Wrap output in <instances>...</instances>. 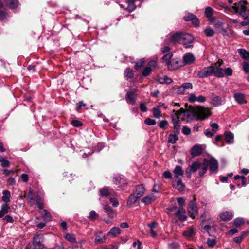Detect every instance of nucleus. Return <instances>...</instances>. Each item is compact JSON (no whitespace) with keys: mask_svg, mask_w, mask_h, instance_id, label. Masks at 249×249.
I'll list each match as a JSON object with an SVG mask.
<instances>
[{"mask_svg":"<svg viewBox=\"0 0 249 249\" xmlns=\"http://www.w3.org/2000/svg\"><path fill=\"white\" fill-rule=\"evenodd\" d=\"M177 111H179V116L181 117L182 120L187 121L204 120L211 115L209 108L200 106L196 108L190 106L185 110L181 108Z\"/></svg>","mask_w":249,"mask_h":249,"instance_id":"f257e3e1","label":"nucleus"},{"mask_svg":"<svg viewBox=\"0 0 249 249\" xmlns=\"http://www.w3.org/2000/svg\"><path fill=\"white\" fill-rule=\"evenodd\" d=\"M28 203L31 205H33L34 202L36 201L39 209L43 208V197L39 195H34L33 190L30 189L28 193Z\"/></svg>","mask_w":249,"mask_h":249,"instance_id":"f03ea898","label":"nucleus"},{"mask_svg":"<svg viewBox=\"0 0 249 249\" xmlns=\"http://www.w3.org/2000/svg\"><path fill=\"white\" fill-rule=\"evenodd\" d=\"M247 2L245 0H241L238 3H235L236 13L239 14L242 17H246L247 15H249V10L247 9Z\"/></svg>","mask_w":249,"mask_h":249,"instance_id":"7ed1b4c3","label":"nucleus"},{"mask_svg":"<svg viewBox=\"0 0 249 249\" xmlns=\"http://www.w3.org/2000/svg\"><path fill=\"white\" fill-rule=\"evenodd\" d=\"M187 211L189 216L192 218L195 219L196 216L198 213V209L196 204V198H193V199L190 201L188 205Z\"/></svg>","mask_w":249,"mask_h":249,"instance_id":"20e7f679","label":"nucleus"},{"mask_svg":"<svg viewBox=\"0 0 249 249\" xmlns=\"http://www.w3.org/2000/svg\"><path fill=\"white\" fill-rule=\"evenodd\" d=\"M44 236L42 234H37L33 238V249H43L44 248L43 244Z\"/></svg>","mask_w":249,"mask_h":249,"instance_id":"39448f33","label":"nucleus"},{"mask_svg":"<svg viewBox=\"0 0 249 249\" xmlns=\"http://www.w3.org/2000/svg\"><path fill=\"white\" fill-rule=\"evenodd\" d=\"M193 37L189 34L182 33L181 38L179 40V44L187 45L188 44H191L193 42ZM192 46L190 44L187 45L186 46V48H190Z\"/></svg>","mask_w":249,"mask_h":249,"instance_id":"423d86ee","label":"nucleus"},{"mask_svg":"<svg viewBox=\"0 0 249 249\" xmlns=\"http://www.w3.org/2000/svg\"><path fill=\"white\" fill-rule=\"evenodd\" d=\"M182 33L176 32L172 33L167 36L168 40H166V43H171L176 44V43H179V40L182 36Z\"/></svg>","mask_w":249,"mask_h":249,"instance_id":"0eeeda50","label":"nucleus"},{"mask_svg":"<svg viewBox=\"0 0 249 249\" xmlns=\"http://www.w3.org/2000/svg\"><path fill=\"white\" fill-rule=\"evenodd\" d=\"M175 114L172 115V120L174 124V128L175 131L178 133L180 128V123L179 120V111L173 110Z\"/></svg>","mask_w":249,"mask_h":249,"instance_id":"6e6552de","label":"nucleus"},{"mask_svg":"<svg viewBox=\"0 0 249 249\" xmlns=\"http://www.w3.org/2000/svg\"><path fill=\"white\" fill-rule=\"evenodd\" d=\"M213 66L204 67L197 74L199 78H203L210 76L213 74Z\"/></svg>","mask_w":249,"mask_h":249,"instance_id":"1a4fd4ad","label":"nucleus"},{"mask_svg":"<svg viewBox=\"0 0 249 249\" xmlns=\"http://www.w3.org/2000/svg\"><path fill=\"white\" fill-rule=\"evenodd\" d=\"M199 167V162L198 161H195L189 166L186 169L185 173L188 178H190L191 175L193 173H195L198 169Z\"/></svg>","mask_w":249,"mask_h":249,"instance_id":"9d476101","label":"nucleus"},{"mask_svg":"<svg viewBox=\"0 0 249 249\" xmlns=\"http://www.w3.org/2000/svg\"><path fill=\"white\" fill-rule=\"evenodd\" d=\"M208 164L210 166V172L211 173H216L218 167L217 160L215 158L212 157L208 160Z\"/></svg>","mask_w":249,"mask_h":249,"instance_id":"9b49d317","label":"nucleus"},{"mask_svg":"<svg viewBox=\"0 0 249 249\" xmlns=\"http://www.w3.org/2000/svg\"><path fill=\"white\" fill-rule=\"evenodd\" d=\"M137 98V94L134 91H128L125 95L126 101L127 103L134 105Z\"/></svg>","mask_w":249,"mask_h":249,"instance_id":"f8f14e48","label":"nucleus"},{"mask_svg":"<svg viewBox=\"0 0 249 249\" xmlns=\"http://www.w3.org/2000/svg\"><path fill=\"white\" fill-rule=\"evenodd\" d=\"M208 160L207 159H204L202 163H199V175L200 177L203 176L206 172L208 169Z\"/></svg>","mask_w":249,"mask_h":249,"instance_id":"ddd939ff","label":"nucleus"},{"mask_svg":"<svg viewBox=\"0 0 249 249\" xmlns=\"http://www.w3.org/2000/svg\"><path fill=\"white\" fill-rule=\"evenodd\" d=\"M180 62L176 59H172L171 61L169 63L167 68L169 71H172L178 69L181 66L180 64Z\"/></svg>","mask_w":249,"mask_h":249,"instance_id":"4468645a","label":"nucleus"},{"mask_svg":"<svg viewBox=\"0 0 249 249\" xmlns=\"http://www.w3.org/2000/svg\"><path fill=\"white\" fill-rule=\"evenodd\" d=\"M233 97L239 104L242 105L247 103L245 95L241 92L235 93L233 95Z\"/></svg>","mask_w":249,"mask_h":249,"instance_id":"2eb2a0df","label":"nucleus"},{"mask_svg":"<svg viewBox=\"0 0 249 249\" xmlns=\"http://www.w3.org/2000/svg\"><path fill=\"white\" fill-rule=\"evenodd\" d=\"M223 102L224 100L219 96H214L211 98L210 103L215 107L222 105Z\"/></svg>","mask_w":249,"mask_h":249,"instance_id":"dca6fc26","label":"nucleus"},{"mask_svg":"<svg viewBox=\"0 0 249 249\" xmlns=\"http://www.w3.org/2000/svg\"><path fill=\"white\" fill-rule=\"evenodd\" d=\"M173 173L175 178L178 179V178H181V177L183 176L184 172L180 166L177 165L173 171Z\"/></svg>","mask_w":249,"mask_h":249,"instance_id":"f3484780","label":"nucleus"},{"mask_svg":"<svg viewBox=\"0 0 249 249\" xmlns=\"http://www.w3.org/2000/svg\"><path fill=\"white\" fill-rule=\"evenodd\" d=\"M145 191V189L142 184L137 185L133 193L139 198L143 195Z\"/></svg>","mask_w":249,"mask_h":249,"instance_id":"a211bd4d","label":"nucleus"},{"mask_svg":"<svg viewBox=\"0 0 249 249\" xmlns=\"http://www.w3.org/2000/svg\"><path fill=\"white\" fill-rule=\"evenodd\" d=\"M213 67V74L217 77H222L224 76V70L215 65Z\"/></svg>","mask_w":249,"mask_h":249,"instance_id":"6ab92c4d","label":"nucleus"},{"mask_svg":"<svg viewBox=\"0 0 249 249\" xmlns=\"http://www.w3.org/2000/svg\"><path fill=\"white\" fill-rule=\"evenodd\" d=\"M195 60V57L191 53H188L184 55L183 57V62L185 64L192 63Z\"/></svg>","mask_w":249,"mask_h":249,"instance_id":"aec40b11","label":"nucleus"},{"mask_svg":"<svg viewBox=\"0 0 249 249\" xmlns=\"http://www.w3.org/2000/svg\"><path fill=\"white\" fill-rule=\"evenodd\" d=\"M202 153V149L199 145H195L191 149V155L193 157L200 155Z\"/></svg>","mask_w":249,"mask_h":249,"instance_id":"412c9836","label":"nucleus"},{"mask_svg":"<svg viewBox=\"0 0 249 249\" xmlns=\"http://www.w3.org/2000/svg\"><path fill=\"white\" fill-rule=\"evenodd\" d=\"M184 19L186 21H192V22L196 26L198 24L197 18L193 14H188L187 16L184 17Z\"/></svg>","mask_w":249,"mask_h":249,"instance_id":"4be33fe9","label":"nucleus"},{"mask_svg":"<svg viewBox=\"0 0 249 249\" xmlns=\"http://www.w3.org/2000/svg\"><path fill=\"white\" fill-rule=\"evenodd\" d=\"M173 186L175 189L181 191H183L185 188V185L182 183L181 178H178V179H175Z\"/></svg>","mask_w":249,"mask_h":249,"instance_id":"5701e85b","label":"nucleus"},{"mask_svg":"<svg viewBox=\"0 0 249 249\" xmlns=\"http://www.w3.org/2000/svg\"><path fill=\"white\" fill-rule=\"evenodd\" d=\"M225 142L228 144H231L234 142V135L231 132H225L224 133Z\"/></svg>","mask_w":249,"mask_h":249,"instance_id":"b1692460","label":"nucleus"},{"mask_svg":"<svg viewBox=\"0 0 249 249\" xmlns=\"http://www.w3.org/2000/svg\"><path fill=\"white\" fill-rule=\"evenodd\" d=\"M220 218L223 221H229L232 218L233 215L231 212H225L220 215Z\"/></svg>","mask_w":249,"mask_h":249,"instance_id":"393cba45","label":"nucleus"},{"mask_svg":"<svg viewBox=\"0 0 249 249\" xmlns=\"http://www.w3.org/2000/svg\"><path fill=\"white\" fill-rule=\"evenodd\" d=\"M157 225V223L154 221L150 223H148L147 224V226L150 229V232L151 233L152 236L153 237H156L157 235V233L154 231V229L156 227Z\"/></svg>","mask_w":249,"mask_h":249,"instance_id":"a878e982","label":"nucleus"},{"mask_svg":"<svg viewBox=\"0 0 249 249\" xmlns=\"http://www.w3.org/2000/svg\"><path fill=\"white\" fill-rule=\"evenodd\" d=\"M121 230L118 227H114L108 232L107 236H116L120 234Z\"/></svg>","mask_w":249,"mask_h":249,"instance_id":"bb28decb","label":"nucleus"},{"mask_svg":"<svg viewBox=\"0 0 249 249\" xmlns=\"http://www.w3.org/2000/svg\"><path fill=\"white\" fill-rule=\"evenodd\" d=\"M157 81L160 84H170L173 82V80L171 78L164 75L162 77H159L157 79Z\"/></svg>","mask_w":249,"mask_h":249,"instance_id":"cd10ccee","label":"nucleus"},{"mask_svg":"<svg viewBox=\"0 0 249 249\" xmlns=\"http://www.w3.org/2000/svg\"><path fill=\"white\" fill-rule=\"evenodd\" d=\"M139 198L137 197V196H136L133 193L132 194L129 196L127 204L128 206H130L133 204L135 203L137 199H138Z\"/></svg>","mask_w":249,"mask_h":249,"instance_id":"c85d7f7f","label":"nucleus"},{"mask_svg":"<svg viewBox=\"0 0 249 249\" xmlns=\"http://www.w3.org/2000/svg\"><path fill=\"white\" fill-rule=\"evenodd\" d=\"M173 53H169L164 55L162 58L163 62L165 63L166 65L167 66L169 63L171 61Z\"/></svg>","mask_w":249,"mask_h":249,"instance_id":"c756f323","label":"nucleus"},{"mask_svg":"<svg viewBox=\"0 0 249 249\" xmlns=\"http://www.w3.org/2000/svg\"><path fill=\"white\" fill-rule=\"evenodd\" d=\"M2 201L5 203L9 202L11 197L10 192L8 190H4L2 192Z\"/></svg>","mask_w":249,"mask_h":249,"instance_id":"7c9ffc66","label":"nucleus"},{"mask_svg":"<svg viewBox=\"0 0 249 249\" xmlns=\"http://www.w3.org/2000/svg\"><path fill=\"white\" fill-rule=\"evenodd\" d=\"M155 199V196L153 194L147 195L142 199V202L145 204L151 203Z\"/></svg>","mask_w":249,"mask_h":249,"instance_id":"2f4dec72","label":"nucleus"},{"mask_svg":"<svg viewBox=\"0 0 249 249\" xmlns=\"http://www.w3.org/2000/svg\"><path fill=\"white\" fill-rule=\"evenodd\" d=\"M238 51L243 58L249 61V53L243 49H239L238 50Z\"/></svg>","mask_w":249,"mask_h":249,"instance_id":"473e14b6","label":"nucleus"},{"mask_svg":"<svg viewBox=\"0 0 249 249\" xmlns=\"http://www.w3.org/2000/svg\"><path fill=\"white\" fill-rule=\"evenodd\" d=\"M249 233V232L248 231L243 232L241 235L234 238L235 242L237 244L240 243L244 238L247 236Z\"/></svg>","mask_w":249,"mask_h":249,"instance_id":"72a5a7b5","label":"nucleus"},{"mask_svg":"<svg viewBox=\"0 0 249 249\" xmlns=\"http://www.w3.org/2000/svg\"><path fill=\"white\" fill-rule=\"evenodd\" d=\"M7 4L11 8H15L18 6V0H5Z\"/></svg>","mask_w":249,"mask_h":249,"instance_id":"f704fd0d","label":"nucleus"},{"mask_svg":"<svg viewBox=\"0 0 249 249\" xmlns=\"http://www.w3.org/2000/svg\"><path fill=\"white\" fill-rule=\"evenodd\" d=\"M100 196L103 197H107L111 195V192H109L108 188L104 187L101 189L99 191Z\"/></svg>","mask_w":249,"mask_h":249,"instance_id":"c9c22d12","label":"nucleus"},{"mask_svg":"<svg viewBox=\"0 0 249 249\" xmlns=\"http://www.w3.org/2000/svg\"><path fill=\"white\" fill-rule=\"evenodd\" d=\"M127 6L124 8L125 9L128 10L129 12L133 11L136 8V6L134 1L130 0L127 2Z\"/></svg>","mask_w":249,"mask_h":249,"instance_id":"e433bc0d","label":"nucleus"},{"mask_svg":"<svg viewBox=\"0 0 249 249\" xmlns=\"http://www.w3.org/2000/svg\"><path fill=\"white\" fill-rule=\"evenodd\" d=\"M66 239L71 243H76V238L72 234L67 233L65 235Z\"/></svg>","mask_w":249,"mask_h":249,"instance_id":"4c0bfd02","label":"nucleus"},{"mask_svg":"<svg viewBox=\"0 0 249 249\" xmlns=\"http://www.w3.org/2000/svg\"><path fill=\"white\" fill-rule=\"evenodd\" d=\"M178 139V137L174 134H170L168 137V142L170 143H175L176 141Z\"/></svg>","mask_w":249,"mask_h":249,"instance_id":"58836bf2","label":"nucleus"},{"mask_svg":"<svg viewBox=\"0 0 249 249\" xmlns=\"http://www.w3.org/2000/svg\"><path fill=\"white\" fill-rule=\"evenodd\" d=\"M153 114L155 118H159L161 117V111L159 107H154L153 108Z\"/></svg>","mask_w":249,"mask_h":249,"instance_id":"ea45409f","label":"nucleus"},{"mask_svg":"<svg viewBox=\"0 0 249 249\" xmlns=\"http://www.w3.org/2000/svg\"><path fill=\"white\" fill-rule=\"evenodd\" d=\"M204 33L207 37H212L214 33L213 29L208 27L204 30Z\"/></svg>","mask_w":249,"mask_h":249,"instance_id":"a19ab883","label":"nucleus"},{"mask_svg":"<svg viewBox=\"0 0 249 249\" xmlns=\"http://www.w3.org/2000/svg\"><path fill=\"white\" fill-rule=\"evenodd\" d=\"M194 234V229L192 227L189 228L187 231L183 233V235L185 237H192Z\"/></svg>","mask_w":249,"mask_h":249,"instance_id":"79ce46f5","label":"nucleus"},{"mask_svg":"<svg viewBox=\"0 0 249 249\" xmlns=\"http://www.w3.org/2000/svg\"><path fill=\"white\" fill-rule=\"evenodd\" d=\"M43 217L44 220L46 221H49L51 219V215L49 212H48L46 210H44L43 211Z\"/></svg>","mask_w":249,"mask_h":249,"instance_id":"37998d69","label":"nucleus"},{"mask_svg":"<svg viewBox=\"0 0 249 249\" xmlns=\"http://www.w3.org/2000/svg\"><path fill=\"white\" fill-rule=\"evenodd\" d=\"M124 75L127 78H131L133 77V71L132 69L127 68L124 71Z\"/></svg>","mask_w":249,"mask_h":249,"instance_id":"c03bdc74","label":"nucleus"},{"mask_svg":"<svg viewBox=\"0 0 249 249\" xmlns=\"http://www.w3.org/2000/svg\"><path fill=\"white\" fill-rule=\"evenodd\" d=\"M10 210V207L9 205L7 203L1 205V209L0 210L5 214H7Z\"/></svg>","mask_w":249,"mask_h":249,"instance_id":"a18cd8bd","label":"nucleus"},{"mask_svg":"<svg viewBox=\"0 0 249 249\" xmlns=\"http://www.w3.org/2000/svg\"><path fill=\"white\" fill-rule=\"evenodd\" d=\"M213 13V10L212 8L210 7H207L205 11V14L206 16L209 18V19L211 18L212 16Z\"/></svg>","mask_w":249,"mask_h":249,"instance_id":"49530a36","label":"nucleus"},{"mask_svg":"<svg viewBox=\"0 0 249 249\" xmlns=\"http://www.w3.org/2000/svg\"><path fill=\"white\" fill-rule=\"evenodd\" d=\"M244 220L242 218H236L234 220V224L236 227H239L244 224Z\"/></svg>","mask_w":249,"mask_h":249,"instance_id":"de8ad7c7","label":"nucleus"},{"mask_svg":"<svg viewBox=\"0 0 249 249\" xmlns=\"http://www.w3.org/2000/svg\"><path fill=\"white\" fill-rule=\"evenodd\" d=\"M185 214V213H180L177 214V213H175V215L178 217V220L182 222L185 221L187 219V216Z\"/></svg>","mask_w":249,"mask_h":249,"instance_id":"09e8293b","label":"nucleus"},{"mask_svg":"<svg viewBox=\"0 0 249 249\" xmlns=\"http://www.w3.org/2000/svg\"><path fill=\"white\" fill-rule=\"evenodd\" d=\"M144 63V59L143 58H142L139 61L137 62L135 65V68L138 70H140L142 67Z\"/></svg>","mask_w":249,"mask_h":249,"instance_id":"8fccbe9b","label":"nucleus"},{"mask_svg":"<svg viewBox=\"0 0 249 249\" xmlns=\"http://www.w3.org/2000/svg\"><path fill=\"white\" fill-rule=\"evenodd\" d=\"M244 71L246 74L249 72V63L247 61H244L242 64Z\"/></svg>","mask_w":249,"mask_h":249,"instance_id":"3c124183","label":"nucleus"},{"mask_svg":"<svg viewBox=\"0 0 249 249\" xmlns=\"http://www.w3.org/2000/svg\"><path fill=\"white\" fill-rule=\"evenodd\" d=\"M98 215L96 213L95 211H91L89 213L88 218L91 220H93L98 217Z\"/></svg>","mask_w":249,"mask_h":249,"instance_id":"603ef678","label":"nucleus"},{"mask_svg":"<svg viewBox=\"0 0 249 249\" xmlns=\"http://www.w3.org/2000/svg\"><path fill=\"white\" fill-rule=\"evenodd\" d=\"M104 210L108 212V215L110 217L112 218L113 217L112 210L108 205H106L104 207Z\"/></svg>","mask_w":249,"mask_h":249,"instance_id":"864d4df0","label":"nucleus"},{"mask_svg":"<svg viewBox=\"0 0 249 249\" xmlns=\"http://www.w3.org/2000/svg\"><path fill=\"white\" fill-rule=\"evenodd\" d=\"M144 123L145 124L148 125H154L156 123V121L155 120L151 119L149 118H146L144 120Z\"/></svg>","mask_w":249,"mask_h":249,"instance_id":"5fc2aeb1","label":"nucleus"},{"mask_svg":"<svg viewBox=\"0 0 249 249\" xmlns=\"http://www.w3.org/2000/svg\"><path fill=\"white\" fill-rule=\"evenodd\" d=\"M181 86L185 90H186L187 89H191L193 88V85L192 83L190 82L184 83L182 84Z\"/></svg>","mask_w":249,"mask_h":249,"instance_id":"6e6d98bb","label":"nucleus"},{"mask_svg":"<svg viewBox=\"0 0 249 249\" xmlns=\"http://www.w3.org/2000/svg\"><path fill=\"white\" fill-rule=\"evenodd\" d=\"M106 238L105 237H101L99 235H96L95 239V242L97 243H102L105 242Z\"/></svg>","mask_w":249,"mask_h":249,"instance_id":"4d7b16f0","label":"nucleus"},{"mask_svg":"<svg viewBox=\"0 0 249 249\" xmlns=\"http://www.w3.org/2000/svg\"><path fill=\"white\" fill-rule=\"evenodd\" d=\"M249 15H247L246 17H242L244 20L240 23L242 26H245L249 25Z\"/></svg>","mask_w":249,"mask_h":249,"instance_id":"13d9d810","label":"nucleus"},{"mask_svg":"<svg viewBox=\"0 0 249 249\" xmlns=\"http://www.w3.org/2000/svg\"><path fill=\"white\" fill-rule=\"evenodd\" d=\"M151 71H152L151 68L149 67H147L144 69V70L142 73V74L144 76H148L150 74Z\"/></svg>","mask_w":249,"mask_h":249,"instance_id":"bf43d9fd","label":"nucleus"},{"mask_svg":"<svg viewBox=\"0 0 249 249\" xmlns=\"http://www.w3.org/2000/svg\"><path fill=\"white\" fill-rule=\"evenodd\" d=\"M207 245L209 247H213L216 244V240L214 239H208Z\"/></svg>","mask_w":249,"mask_h":249,"instance_id":"052dcab7","label":"nucleus"},{"mask_svg":"<svg viewBox=\"0 0 249 249\" xmlns=\"http://www.w3.org/2000/svg\"><path fill=\"white\" fill-rule=\"evenodd\" d=\"M210 126L212 127V131L215 133L218 129V125L216 123H212L210 124Z\"/></svg>","mask_w":249,"mask_h":249,"instance_id":"680f3d73","label":"nucleus"},{"mask_svg":"<svg viewBox=\"0 0 249 249\" xmlns=\"http://www.w3.org/2000/svg\"><path fill=\"white\" fill-rule=\"evenodd\" d=\"M188 101L190 103H194L197 100V97L194 94L191 93L188 97Z\"/></svg>","mask_w":249,"mask_h":249,"instance_id":"e2e57ef3","label":"nucleus"},{"mask_svg":"<svg viewBox=\"0 0 249 249\" xmlns=\"http://www.w3.org/2000/svg\"><path fill=\"white\" fill-rule=\"evenodd\" d=\"M2 220L7 222L11 223H13L14 221L13 218L11 216L9 215H6L2 219Z\"/></svg>","mask_w":249,"mask_h":249,"instance_id":"0e129e2a","label":"nucleus"},{"mask_svg":"<svg viewBox=\"0 0 249 249\" xmlns=\"http://www.w3.org/2000/svg\"><path fill=\"white\" fill-rule=\"evenodd\" d=\"M182 133L183 134L188 135L191 133V129L186 126H184L182 128Z\"/></svg>","mask_w":249,"mask_h":249,"instance_id":"69168bd1","label":"nucleus"},{"mask_svg":"<svg viewBox=\"0 0 249 249\" xmlns=\"http://www.w3.org/2000/svg\"><path fill=\"white\" fill-rule=\"evenodd\" d=\"M71 124L73 126L76 127H79L82 125V123L80 121L76 120H72Z\"/></svg>","mask_w":249,"mask_h":249,"instance_id":"338daca9","label":"nucleus"},{"mask_svg":"<svg viewBox=\"0 0 249 249\" xmlns=\"http://www.w3.org/2000/svg\"><path fill=\"white\" fill-rule=\"evenodd\" d=\"M163 176L166 179H171L172 178V174L169 171H165L163 174Z\"/></svg>","mask_w":249,"mask_h":249,"instance_id":"774afa93","label":"nucleus"}]
</instances>
